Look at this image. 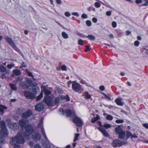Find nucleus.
Segmentation results:
<instances>
[{
  "mask_svg": "<svg viewBox=\"0 0 148 148\" xmlns=\"http://www.w3.org/2000/svg\"><path fill=\"white\" fill-rule=\"evenodd\" d=\"M24 142V140L21 133H18L15 137L12 138L10 140V144L15 148H19V145Z\"/></svg>",
  "mask_w": 148,
  "mask_h": 148,
  "instance_id": "1",
  "label": "nucleus"
},
{
  "mask_svg": "<svg viewBox=\"0 0 148 148\" xmlns=\"http://www.w3.org/2000/svg\"><path fill=\"white\" fill-rule=\"evenodd\" d=\"M1 119L0 117V121ZM1 130L0 131V143H4L5 140L4 137L8 135V133L5 126V122L2 121L0 123Z\"/></svg>",
  "mask_w": 148,
  "mask_h": 148,
  "instance_id": "2",
  "label": "nucleus"
},
{
  "mask_svg": "<svg viewBox=\"0 0 148 148\" xmlns=\"http://www.w3.org/2000/svg\"><path fill=\"white\" fill-rule=\"evenodd\" d=\"M33 132V130L32 127L30 125H27L25 126V132L23 134V136L26 138L29 139Z\"/></svg>",
  "mask_w": 148,
  "mask_h": 148,
  "instance_id": "3",
  "label": "nucleus"
},
{
  "mask_svg": "<svg viewBox=\"0 0 148 148\" xmlns=\"http://www.w3.org/2000/svg\"><path fill=\"white\" fill-rule=\"evenodd\" d=\"M54 96L53 95L49 96V97H45L43 99L44 102L48 106H54L53 101Z\"/></svg>",
  "mask_w": 148,
  "mask_h": 148,
  "instance_id": "4",
  "label": "nucleus"
},
{
  "mask_svg": "<svg viewBox=\"0 0 148 148\" xmlns=\"http://www.w3.org/2000/svg\"><path fill=\"white\" fill-rule=\"evenodd\" d=\"M115 132L117 134H118L119 138L123 139L125 138L126 136L125 132L121 129L120 126L115 128Z\"/></svg>",
  "mask_w": 148,
  "mask_h": 148,
  "instance_id": "5",
  "label": "nucleus"
},
{
  "mask_svg": "<svg viewBox=\"0 0 148 148\" xmlns=\"http://www.w3.org/2000/svg\"><path fill=\"white\" fill-rule=\"evenodd\" d=\"M64 99H66L68 101L70 100L69 98L67 95L65 97L64 95H59L58 97L55 98L53 103L54 106V105L58 104L60 101Z\"/></svg>",
  "mask_w": 148,
  "mask_h": 148,
  "instance_id": "6",
  "label": "nucleus"
},
{
  "mask_svg": "<svg viewBox=\"0 0 148 148\" xmlns=\"http://www.w3.org/2000/svg\"><path fill=\"white\" fill-rule=\"evenodd\" d=\"M4 38L6 41L11 46L12 48L17 52L19 53L20 52V50L14 45L12 40L9 38L8 36H6Z\"/></svg>",
  "mask_w": 148,
  "mask_h": 148,
  "instance_id": "7",
  "label": "nucleus"
},
{
  "mask_svg": "<svg viewBox=\"0 0 148 148\" xmlns=\"http://www.w3.org/2000/svg\"><path fill=\"white\" fill-rule=\"evenodd\" d=\"M32 90V92L28 91L26 90L24 92V96L29 99H34L35 98V95L36 93H35L33 92Z\"/></svg>",
  "mask_w": 148,
  "mask_h": 148,
  "instance_id": "8",
  "label": "nucleus"
},
{
  "mask_svg": "<svg viewBox=\"0 0 148 148\" xmlns=\"http://www.w3.org/2000/svg\"><path fill=\"white\" fill-rule=\"evenodd\" d=\"M43 119L42 118H41L40 122L38 125V128H40L41 133L42 134L43 136H44V138H45V139L47 140V141H48V143H49V140H48L46 136L44 130V129L43 127Z\"/></svg>",
  "mask_w": 148,
  "mask_h": 148,
  "instance_id": "9",
  "label": "nucleus"
},
{
  "mask_svg": "<svg viewBox=\"0 0 148 148\" xmlns=\"http://www.w3.org/2000/svg\"><path fill=\"white\" fill-rule=\"evenodd\" d=\"M72 88L76 92H78L81 89L80 85L78 83L74 82L72 83Z\"/></svg>",
  "mask_w": 148,
  "mask_h": 148,
  "instance_id": "10",
  "label": "nucleus"
},
{
  "mask_svg": "<svg viewBox=\"0 0 148 148\" xmlns=\"http://www.w3.org/2000/svg\"><path fill=\"white\" fill-rule=\"evenodd\" d=\"M74 123L78 127H81L83 123L82 120L80 118L77 116H76L73 120Z\"/></svg>",
  "mask_w": 148,
  "mask_h": 148,
  "instance_id": "11",
  "label": "nucleus"
},
{
  "mask_svg": "<svg viewBox=\"0 0 148 148\" xmlns=\"http://www.w3.org/2000/svg\"><path fill=\"white\" fill-rule=\"evenodd\" d=\"M41 89L42 91H43L45 95V97H49V96L53 95L51 94V92L49 90L46 89V87L43 86L41 87Z\"/></svg>",
  "mask_w": 148,
  "mask_h": 148,
  "instance_id": "12",
  "label": "nucleus"
},
{
  "mask_svg": "<svg viewBox=\"0 0 148 148\" xmlns=\"http://www.w3.org/2000/svg\"><path fill=\"white\" fill-rule=\"evenodd\" d=\"M98 129L101 132L104 136L106 137L109 136V134L105 129L102 127H100L98 128Z\"/></svg>",
  "mask_w": 148,
  "mask_h": 148,
  "instance_id": "13",
  "label": "nucleus"
},
{
  "mask_svg": "<svg viewBox=\"0 0 148 148\" xmlns=\"http://www.w3.org/2000/svg\"><path fill=\"white\" fill-rule=\"evenodd\" d=\"M64 115H66L67 117H69L71 116H74L75 115V112L71 111L69 110H64Z\"/></svg>",
  "mask_w": 148,
  "mask_h": 148,
  "instance_id": "14",
  "label": "nucleus"
},
{
  "mask_svg": "<svg viewBox=\"0 0 148 148\" xmlns=\"http://www.w3.org/2000/svg\"><path fill=\"white\" fill-rule=\"evenodd\" d=\"M35 109L37 111H40L43 110L44 109V107L42 104L39 103L36 105Z\"/></svg>",
  "mask_w": 148,
  "mask_h": 148,
  "instance_id": "15",
  "label": "nucleus"
},
{
  "mask_svg": "<svg viewBox=\"0 0 148 148\" xmlns=\"http://www.w3.org/2000/svg\"><path fill=\"white\" fill-rule=\"evenodd\" d=\"M112 145L114 147H120L122 145V143L120 140H113Z\"/></svg>",
  "mask_w": 148,
  "mask_h": 148,
  "instance_id": "16",
  "label": "nucleus"
},
{
  "mask_svg": "<svg viewBox=\"0 0 148 148\" xmlns=\"http://www.w3.org/2000/svg\"><path fill=\"white\" fill-rule=\"evenodd\" d=\"M32 111L29 110L24 113L22 114V116L23 118L26 119L30 116L32 114Z\"/></svg>",
  "mask_w": 148,
  "mask_h": 148,
  "instance_id": "17",
  "label": "nucleus"
},
{
  "mask_svg": "<svg viewBox=\"0 0 148 148\" xmlns=\"http://www.w3.org/2000/svg\"><path fill=\"white\" fill-rule=\"evenodd\" d=\"M34 87L32 88V90H33V92L35 93H37L39 91V88L38 87L37 84L36 82H34L32 84Z\"/></svg>",
  "mask_w": 148,
  "mask_h": 148,
  "instance_id": "18",
  "label": "nucleus"
},
{
  "mask_svg": "<svg viewBox=\"0 0 148 148\" xmlns=\"http://www.w3.org/2000/svg\"><path fill=\"white\" fill-rule=\"evenodd\" d=\"M32 138L34 140H38L40 139L41 135L38 133H35L32 135Z\"/></svg>",
  "mask_w": 148,
  "mask_h": 148,
  "instance_id": "19",
  "label": "nucleus"
},
{
  "mask_svg": "<svg viewBox=\"0 0 148 148\" xmlns=\"http://www.w3.org/2000/svg\"><path fill=\"white\" fill-rule=\"evenodd\" d=\"M130 136H131V139L133 140H134L136 138H138V136L136 135H132L131 133L127 131L126 132V137L127 138H129Z\"/></svg>",
  "mask_w": 148,
  "mask_h": 148,
  "instance_id": "20",
  "label": "nucleus"
},
{
  "mask_svg": "<svg viewBox=\"0 0 148 148\" xmlns=\"http://www.w3.org/2000/svg\"><path fill=\"white\" fill-rule=\"evenodd\" d=\"M9 128L12 129H17L18 127L16 123H14L13 125L11 123H9L8 124Z\"/></svg>",
  "mask_w": 148,
  "mask_h": 148,
  "instance_id": "21",
  "label": "nucleus"
},
{
  "mask_svg": "<svg viewBox=\"0 0 148 148\" xmlns=\"http://www.w3.org/2000/svg\"><path fill=\"white\" fill-rule=\"evenodd\" d=\"M28 121L26 119H23L19 121V124L22 127H24L26 125Z\"/></svg>",
  "mask_w": 148,
  "mask_h": 148,
  "instance_id": "22",
  "label": "nucleus"
},
{
  "mask_svg": "<svg viewBox=\"0 0 148 148\" xmlns=\"http://www.w3.org/2000/svg\"><path fill=\"white\" fill-rule=\"evenodd\" d=\"M122 99L121 98H119L115 100V102L118 105L122 106L123 105V103L122 102Z\"/></svg>",
  "mask_w": 148,
  "mask_h": 148,
  "instance_id": "23",
  "label": "nucleus"
},
{
  "mask_svg": "<svg viewBox=\"0 0 148 148\" xmlns=\"http://www.w3.org/2000/svg\"><path fill=\"white\" fill-rule=\"evenodd\" d=\"M25 82H21L19 83V86L23 89H26L28 88L27 84L25 83Z\"/></svg>",
  "mask_w": 148,
  "mask_h": 148,
  "instance_id": "24",
  "label": "nucleus"
},
{
  "mask_svg": "<svg viewBox=\"0 0 148 148\" xmlns=\"http://www.w3.org/2000/svg\"><path fill=\"white\" fill-rule=\"evenodd\" d=\"M9 85L12 90H16L17 88L15 84H13L11 83H10Z\"/></svg>",
  "mask_w": 148,
  "mask_h": 148,
  "instance_id": "25",
  "label": "nucleus"
},
{
  "mask_svg": "<svg viewBox=\"0 0 148 148\" xmlns=\"http://www.w3.org/2000/svg\"><path fill=\"white\" fill-rule=\"evenodd\" d=\"M99 125L101 126H102L106 129H107L109 128H110L111 127V125L110 124H108V123H105L103 126H102L101 125V123L100 122L99 123Z\"/></svg>",
  "mask_w": 148,
  "mask_h": 148,
  "instance_id": "26",
  "label": "nucleus"
},
{
  "mask_svg": "<svg viewBox=\"0 0 148 148\" xmlns=\"http://www.w3.org/2000/svg\"><path fill=\"white\" fill-rule=\"evenodd\" d=\"M100 119L99 116L98 115H97L96 117L93 118L91 120V122L92 123H95L96 121L99 119Z\"/></svg>",
  "mask_w": 148,
  "mask_h": 148,
  "instance_id": "27",
  "label": "nucleus"
},
{
  "mask_svg": "<svg viewBox=\"0 0 148 148\" xmlns=\"http://www.w3.org/2000/svg\"><path fill=\"white\" fill-rule=\"evenodd\" d=\"M13 72L16 75H19L21 74L20 71L17 69L14 70Z\"/></svg>",
  "mask_w": 148,
  "mask_h": 148,
  "instance_id": "28",
  "label": "nucleus"
},
{
  "mask_svg": "<svg viewBox=\"0 0 148 148\" xmlns=\"http://www.w3.org/2000/svg\"><path fill=\"white\" fill-rule=\"evenodd\" d=\"M6 68L4 67L2 64H0V72H4L6 71Z\"/></svg>",
  "mask_w": 148,
  "mask_h": 148,
  "instance_id": "29",
  "label": "nucleus"
},
{
  "mask_svg": "<svg viewBox=\"0 0 148 148\" xmlns=\"http://www.w3.org/2000/svg\"><path fill=\"white\" fill-rule=\"evenodd\" d=\"M7 109V107L2 105H0V111L2 113H3L4 110Z\"/></svg>",
  "mask_w": 148,
  "mask_h": 148,
  "instance_id": "30",
  "label": "nucleus"
},
{
  "mask_svg": "<svg viewBox=\"0 0 148 148\" xmlns=\"http://www.w3.org/2000/svg\"><path fill=\"white\" fill-rule=\"evenodd\" d=\"M82 36L83 37H86L91 40H94L95 38L94 36L91 35H88L87 36Z\"/></svg>",
  "mask_w": 148,
  "mask_h": 148,
  "instance_id": "31",
  "label": "nucleus"
},
{
  "mask_svg": "<svg viewBox=\"0 0 148 148\" xmlns=\"http://www.w3.org/2000/svg\"><path fill=\"white\" fill-rule=\"evenodd\" d=\"M42 146L45 148H49L50 147L49 143H47L46 142L43 143L42 144Z\"/></svg>",
  "mask_w": 148,
  "mask_h": 148,
  "instance_id": "32",
  "label": "nucleus"
},
{
  "mask_svg": "<svg viewBox=\"0 0 148 148\" xmlns=\"http://www.w3.org/2000/svg\"><path fill=\"white\" fill-rule=\"evenodd\" d=\"M43 93L41 92L39 95L36 98V100L38 101L40 100L43 97Z\"/></svg>",
  "mask_w": 148,
  "mask_h": 148,
  "instance_id": "33",
  "label": "nucleus"
},
{
  "mask_svg": "<svg viewBox=\"0 0 148 148\" xmlns=\"http://www.w3.org/2000/svg\"><path fill=\"white\" fill-rule=\"evenodd\" d=\"M25 82L27 84H32V80L29 78H26L25 80Z\"/></svg>",
  "mask_w": 148,
  "mask_h": 148,
  "instance_id": "34",
  "label": "nucleus"
},
{
  "mask_svg": "<svg viewBox=\"0 0 148 148\" xmlns=\"http://www.w3.org/2000/svg\"><path fill=\"white\" fill-rule=\"evenodd\" d=\"M62 37L65 39H66L68 38V34L64 32H62Z\"/></svg>",
  "mask_w": 148,
  "mask_h": 148,
  "instance_id": "35",
  "label": "nucleus"
},
{
  "mask_svg": "<svg viewBox=\"0 0 148 148\" xmlns=\"http://www.w3.org/2000/svg\"><path fill=\"white\" fill-rule=\"evenodd\" d=\"M27 66L25 64L24 62H23L21 64V66L20 67V69H23V68H25Z\"/></svg>",
  "mask_w": 148,
  "mask_h": 148,
  "instance_id": "36",
  "label": "nucleus"
},
{
  "mask_svg": "<svg viewBox=\"0 0 148 148\" xmlns=\"http://www.w3.org/2000/svg\"><path fill=\"white\" fill-rule=\"evenodd\" d=\"M79 135V134H75V136H74L75 138H74V139L73 140V141L74 142L75 141H76L77 140Z\"/></svg>",
  "mask_w": 148,
  "mask_h": 148,
  "instance_id": "37",
  "label": "nucleus"
},
{
  "mask_svg": "<svg viewBox=\"0 0 148 148\" xmlns=\"http://www.w3.org/2000/svg\"><path fill=\"white\" fill-rule=\"evenodd\" d=\"M14 66L15 65L13 64H8L7 67L9 69H11L12 67H14Z\"/></svg>",
  "mask_w": 148,
  "mask_h": 148,
  "instance_id": "38",
  "label": "nucleus"
},
{
  "mask_svg": "<svg viewBox=\"0 0 148 148\" xmlns=\"http://www.w3.org/2000/svg\"><path fill=\"white\" fill-rule=\"evenodd\" d=\"M95 6L97 8H99L101 6L100 3L98 2H96L94 3Z\"/></svg>",
  "mask_w": 148,
  "mask_h": 148,
  "instance_id": "39",
  "label": "nucleus"
},
{
  "mask_svg": "<svg viewBox=\"0 0 148 148\" xmlns=\"http://www.w3.org/2000/svg\"><path fill=\"white\" fill-rule=\"evenodd\" d=\"M79 79L80 80V82L82 84L87 85L88 84L86 82V81L84 80V79H82V78H80Z\"/></svg>",
  "mask_w": 148,
  "mask_h": 148,
  "instance_id": "40",
  "label": "nucleus"
},
{
  "mask_svg": "<svg viewBox=\"0 0 148 148\" xmlns=\"http://www.w3.org/2000/svg\"><path fill=\"white\" fill-rule=\"evenodd\" d=\"M85 96L87 99H89L91 98L90 95L87 92H85Z\"/></svg>",
  "mask_w": 148,
  "mask_h": 148,
  "instance_id": "41",
  "label": "nucleus"
},
{
  "mask_svg": "<svg viewBox=\"0 0 148 148\" xmlns=\"http://www.w3.org/2000/svg\"><path fill=\"white\" fill-rule=\"evenodd\" d=\"M106 119L109 120H111L113 119V117L110 115H108L106 117Z\"/></svg>",
  "mask_w": 148,
  "mask_h": 148,
  "instance_id": "42",
  "label": "nucleus"
},
{
  "mask_svg": "<svg viewBox=\"0 0 148 148\" xmlns=\"http://www.w3.org/2000/svg\"><path fill=\"white\" fill-rule=\"evenodd\" d=\"M26 71L27 72V74L28 75V76H32V77H33V75L32 74V73L30 72L29 71L27 70L26 69Z\"/></svg>",
  "mask_w": 148,
  "mask_h": 148,
  "instance_id": "43",
  "label": "nucleus"
},
{
  "mask_svg": "<svg viewBox=\"0 0 148 148\" xmlns=\"http://www.w3.org/2000/svg\"><path fill=\"white\" fill-rule=\"evenodd\" d=\"M102 94H103V95L105 96V97L106 99H107L109 100H111L110 98L107 95H106V94H105L104 93H103Z\"/></svg>",
  "mask_w": 148,
  "mask_h": 148,
  "instance_id": "44",
  "label": "nucleus"
},
{
  "mask_svg": "<svg viewBox=\"0 0 148 148\" xmlns=\"http://www.w3.org/2000/svg\"><path fill=\"white\" fill-rule=\"evenodd\" d=\"M140 42L137 40L135 41L134 42V45L136 47L140 45Z\"/></svg>",
  "mask_w": 148,
  "mask_h": 148,
  "instance_id": "45",
  "label": "nucleus"
},
{
  "mask_svg": "<svg viewBox=\"0 0 148 148\" xmlns=\"http://www.w3.org/2000/svg\"><path fill=\"white\" fill-rule=\"evenodd\" d=\"M112 26L113 28H115L116 27V26H117L116 23V22H115V21L113 22L112 23Z\"/></svg>",
  "mask_w": 148,
  "mask_h": 148,
  "instance_id": "46",
  "label": "nucleus"
},
{
  "mask_svg": "<svg viewBox=\"0 0 148 148\" xmlns=\"http://www.w3.org/2000/svg\"><path fill=\"white\" fill-rule=\"evenodd\" d=\"M59 111L60 114H63V115H64V111L62 109H60L59 110Z\"/></svg>",
  "mask_w": 148,
  "mask_h": 148,
  "instance_id": "47",
  "label": "nucleus"
},
{
  "mask_svg": "<svg viewBox=\"0 0 148 148\" xmlns=\"http://www.w3.org/2000/svg\"><path fill=\"white\" fill-rule=\"evenodd\" d=\"M123 122V120H117L116 121V122L117 123H122Z\"/></svg>",
  "mask_w": 148,
  "mask_h": 148,
  "instance_id": "48",
  "label": "nucleus"
},
{
  "mask_svg": "<svg viewBox=\"0 0 148 148\" xmlns=\"http://www.w3.org/2000/svg\"><path fill=\"white\" fill-rule=\"evenodd\" d=\"M83 41L81 39H79L78 41V44L79 45H82L83 44Z\"/></svg>",
  "mask_w": 148,
  "mask_h": 148,
  "instance_id": "49",
  "label": "nucleus"
},
{
  "mask_svg": "<svg viewBox=\"0 0 148 148\" xmlns=\"http://www.w3.org/2000/svg\"><path fill=\"white\" fill-rule=\"evenodd\" d=\"M64 15L66 17H69L70 16L71 14L69 12H65Z\"/></svg>",
  "mask_w": 148,
  "mask_h": 148,
  "instance_id": "50",
  "label": "nucleus"
},
{
  "mask_svg": "<svg viewBox=\"0 0 148 148\" xmlns=\"http://www.w3.org/2000/svg\"><path fill=\"white\" fill-rule=\"evenodd\" d=\"M90 50V49L89 48V47L88 46L86 45L85 46V49L84 50V51L86 52L88 51L89 50Z\"/></svg>",
  "mask_w": 148,
  "mask_h": 148,
  "instance_id": "51",
  "label": "nucleus"
},
{
  "mask_svg": "<svg viewBox=\"0 0 148 148\" xmlns=\"http://www.w3.org/2000/svg\"><path fill=\"white\" fill-rule=\"evenodd\" d=\"M87 25L88 26H90L91 24V22L89 21H87L86 22Z\"/></svg>",
  "mask_w": 148,
  "mask_h": 148,
  "instance_id": "52",
  "label": "nucleus"
},
{
  "mask_svg": "<svg viewBox=\"0 0 148 148\" xmlns=\"http://www.w3.org/2000/svg\"><path fill=\"white\" fill-rule=\"evenodd\" d=\"M81 17L83 18H87V15L85 14H82L81 16Z\"/></svg>",
  "mask_w": 148,
  "mask_h": 148,
  "instance_id": "53",
  "label": "nucleus"
},
{
  "mask_svg": "<svg viewBox=\"0 0 148 148\" xmlns=\"http://www.w3.org/2000/svg\"><path fill=\"white\" fill-rule=\"evenodd\" d=\"M72 15L76 16L77 17H79V14L77 12H73L72 13Z\"/></svg>",
  "mask_w": 148,
  "mask_h": 148,
  "instance_id": "54",
  "label": "nucleus"
},
{
  "mask_svg": "<svg viewBox=\"0 0 148 148\" xmlns=\"http://www.w3.org/2000/svg\"><path fill=\"white\" fill-rule=\"evenodd\" d=\"M28 144L30 147H33L34 144V143L32 141H30L29 142Z\"/></svg>",
  "mask_w": 148,
  "mask_h": 148,
  "instance_id": "55",
  "label": "nucleus"
},
{
  "mask_svg": "<svg viewBox=\"0 0 148 148\" xmlns=\"http://www.w3.org/2000/svg\"><path fill=\"white\" fill-rule=\"evenodd\" d=\"M61 69L62 71H66V67L64 65H62L61 67Z\"/></svg>",
  "mask_w": 148,
  "mask_h": 148,
  "instance_id": "56",
  "label": "nucleus"
},
{
  "mask_svg": "<svg viewBox=\"0 0 148 148\" xmlns=\"http://www.w3.org/2000/svg\"><path fill=\"white\" fill-rule=\"evenodd\" d=\"M92 21L95 23H96L97 22V19L96 18H93L92 19Z\"/></svg>",
  "mask_w": 148,
  "mask_h": 148,
  "instance_id": "57",
  "label": "nucleus"
},
{
  "mask_svg": "<svg viewBox=\"0 0 148 148\" xmlns=\"http://www.w3.org/2000/svg\"><path fill=\"white\" fill-rule=\"evenodd\" d=\"M99 89L103 91L105 89V87L103 86H101L99 87Z\"/></svg>",
  "mask_w": 148,
  "mask_h": 148,
  "instance_id": "58",
  "label": "nucleus"
},
{
  "mask_svg": "<svg viewBox=\"0 0 148 148\" xmlns=\"http://www.w3.org/2000/svg\"><path fill=\"white\" fill-rule=\"evenodd\" d=\"M34 148H42L41 146L38 144H36L34 146Z\"/></svg>",
  "mask_w": 148,
  "mask_h": 148,
  "instance_id": "59",
  "label": "nucleus"
},
{
  "mask_svg": "<svg viewBox=\"0 0 148 148\" xmlns=\"http://www.w3.org/2000/svg\"><path fill=\"white\" fill-rule=\"evenodd\" d=\"M142 0H136V3L137 4L141 3L142 2Z\"/></svg>",
  "mask_w": 148,
  "mask_h": 148,
  "instance_id": "60",
  "label": "nucleus"
},
{
  "mask_svg": "<svg viewBox=\"0 0 148 148\" xmlns=\"http://www.w3.org/2000/svg\"><path fill=\"white\" fill-rule=\"evenodd\" d=\"M106 14L107 16H110L111 15V13L110 11H108L106 12Z\"/></svg>",
  "mask_w": 148,
  "mask_h": 148,
  "instance_id": "61",
  "label": "nucleus"
},
{
  "mask_svg": "<svg viewBox=\"0 0 148 148\" xmlns=\"http://www.w3.org/2000/svg\"><path fill=\"white\" fill-rule=\"evenodd\" d=\"M108 36L111 39H113L114 38V36L112 34H110L108 35Z\"/></svg>",
  "mask_w": 148,
  "mask_h": 148,
  "instance_id": "62",
  "label": "nucleus"
},
{
  "mask_svg": "<svg viewBox=\"0 0 148 148\" xmlns=\"http://www.w3.org/2000/svg\"><path fill=\"white\" fill-rule=\"evenodd\" d=\"M143 125L146 128L148 129V123L143 124Z\"/></svg>",
  "mask_w": 148,
  "mask_h": 148,
  "instance_id": "63",
  "label": "nucleus"
},
{
  "mask_svg": "<svg viewBox=\"0 0 148 148\" xmlns=\"http://www.w3.org/2000/svg\"><path fill=\"white\" fill-rule=\"evenodd\" d=\"M143 5L146 6L148 5V0H146L145 3L143 4Z\"/></svg>",
  "mask_w": 148,
  "mask_h": 148,
  "instance_id": "64",
  "label": "nucleus"
}]
</instances>
